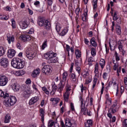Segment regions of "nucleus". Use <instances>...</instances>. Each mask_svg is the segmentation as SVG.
Returning a JSON list of instances; mask_svg holds the SVG:
<instances>
[{"label":"nucleus","mask_w":127,"mask_h":127,"mask_svg":"<svg viewBox=\"0 0 127 127\" xmlns=\"http://www.w3.org/2000/svg\"><path fill=\"white\" fill-rule=\"evenodd\" d=\"M39 74H40V69L38 68L33 71V73H32V76L33 77V78H35L37 77Z\"/></svg>","instance_id":"nucleus-19"},{"label":"nucleus","mask_w":127,"mask_h":127,"mask_svg":"<svg viewBox=\"0 0 127 127\" xmlns=\"http://www.w3.org/2000/svg\"><path fill=\"white\" fill-rule=\"evenodd\" d=\"M10 119H11V117H10V115H9V114L6 115L5 116L4 123L5 124L9 123Z\"/></svg>","instance_id":"nucleus-27"},{"label":"nucleus","mask_w":127,"mask_h":127,"mask_svg":"<svg viewBox=\"0 0 127 127\" xmlns=\"http://www.w3.org/2000/svg\"><path fill=\"white\" fill-rule=\"evenodd\" d=\"M51 63H57L58 62V58L54 57L52 59L50 60Z\"/></svg>","instance_id":"nucleus-35"},{"label":"nucleus","mask_w":127,"mask_h":127,"mask_svg":"<svg viewBox=\"0 0 127 127\" xmlns=\"http://www.w3.org/2000/svg\"><path fill=\"white\" fill-rule=\"evenodd\" d=\"M80 88H81V93H83V92H84V90H86V87H84V85L83 84H81Z\"/></svg>","instance_id":"nucleus-59"},{"label":"nucleus","mask_w":127,"mask_h":127,"mask_svg":"<svg viewBox=\"0 0 127 127\" xmlns=\"http://www.w3.org/2000/svg\"><path fill=\"white\" fill-rule=\"evenodd\" d=\"M75 12L76 15H79V13L80 12V8H76L75 9Z\"/></svg>","instance_id":"nucleus-56"},{"label":"nucleus","mask_w":127,"mask_h":127,"mask_svg":"<svg viewBox=\"0 0 127 127\" xmlns=\"http://www.w3.org/2000/svg\"><path fill=\"white\" fill-rule=\"evenodd\" d=\"M0 64L4 68H6L8 66V60L5 58L1 59L0 60Z\"/></svg>","instance_id":"nucleus-10"},{"label":"nucleus","mask_w":127,"mask_h":127,"mask_svg":"<svg viewBox=\"0 0 127 127\" xmlns=\"http://www.w3.org/2000/svg\"><path fill=\"white\" fill-rule=\"evenodd\" d=\"M16 47L18 48V49H20V50H21L22 49L21 44H20V43H17L16 45Z\"/></svg>","instance_id":"nucleus-57"},{"label":"nucleus","mask_w":127,"mask_h":127,"mask_svg":"<svg viewBox=\"0 0 127 127\" xmlns=\"http://www.w3.org/2000/svg\"><path fill=\"white\" fill-rule=\"evenodd\" d=\"M79 100L81 103V112L82 113H83V115H87V116H89V117H91V113L90 111H88V110L85 107V104H84L83 103V98H82V96H81L79 97Z\"/></svg>","instance_id":"nucleus-4"},{"label":"nucleus","mask_w":127,"mask_h":127,"mask_svg":"<svg viewBox=\"0 0 127 127\" xmlns=\"http://www.w3.org/2000/svg\"><path fill=\"white\" fill-rule=\"evenodd\" d=\"M67 77H68V73L67 72H64L63 74V82H65L66 79H67Z\"/></svg>","instance_id":"nucleus-31"},{"label":"nucleus","mask_w":127,"mask_h":127,"mask_svg":"<svg viewBox=\"0 0 127 127\" xmlns=\"http://www.w3.org/2000/svg\"><path fill=\"white\" fill-rule=\"evenodd\" d=\"M70 78L72 83H75L77 82V77H76V74H75L74 73L70 74Z\"/></svg>","instance_id":"nucleus-22"},{"label":"nucleus","mask_w":127,"mask_h":127,"mask_svg":"<svg viewBox=\"0 0 127 127\" xmlns=\"http://www.w3.org/2000/svg\"><path fill=\"white\" fill-rule=\"evenodd\" d=\"M118 49L120 51H123V49H124V41L122 40H119L118 43Z\"/></svg>","instance_id":"nucleus-18"},{"label":"nucleus","mask_w":127,"mask_h":127,"mask_svg":"<svg viewBox=\"0 0 127 127\" xmlns=\"http://www.w3.org/2000/svg\"><path fill=\"white\" fill-rule=\"evenodd\" d=\"M75 65L76 67H79V65H80V63H79V61L75 60Z\"/></svg>","instance_id":"nucleus-64"},{"label":"nucleus","mask_w":127,"mask_h":127,"mask_svg":"<svg viewBox=\"0 0 127 127\" xmlns=\"http://www.w3.org/2000/svg\"><path fill=\"white\" fill-rule=\"evenodd\" d=\"M40 116L41 117V121L42 124L44 125V110L42 108L40 109Z\"/></svg>","instance_id":"nucleus-20"},{"label":"nucleus","mask_w":127,"mask_h":127,"mask_svg":"<svg viewBox=\"0 0 127 127\" xmlns=\"http://www.w3.org/2000/svg\"><path fill=\"white\" fill-rule=\"evenodd\" d=\"M101 84L102 85V87L101 90V95H103V93H104V89H105V86H104L105 85V84L104 83V82H102Z\"/></svg>","instance_id":"nucleus-51"},{"label":"nucleus","mask_w":127,"mask_h":127,"mask_svg":"<svg viewBox=\"0 0 127 127\" xmlns=\"http://www.w3.org/2000/svg\"><path fill=\"white\" fill-rule=\"evenodd\" d=\"M100 66H101V67L102 69H104V67H105V65H106V62L105 61V60L101 59L99 62Z\"/></svg>","instance_id":"nucleus-28"},{"label":"nucleus","mask_w":127,"mask_h":127,"mask_svg":"<svg viewBox=\"0 0 127 127\" xmlns=\"http://www.w3.org/2000/svg\"><path fill=\"white\" fill-rule=\"evenodd\" d=\"M83 73L84 74L83 75V77H84V78H86V77H87L88 75H89V73L88 72V71H84Z\"/></svg>","instance_id":"nucleus-61"},{"label":"nucleus","mask_w":127,"mask_h":127,"mask_svg":"<svg viewBox=\"0 0 127 127\" xmlns=\"http://www.w3.org/2000/svg\"><path fill=\"white\" fill-rule=\"evenodd\" d=\"M11 87H12V90H13L14 92H17V91H19V89H20L19 85L15 83L12 84L11 85Z\"/></svg>","instance_id":"nucleus-23"},{"label":"nucleus","mask_w":127,"mask_h":127,"mask_svg":"<svg viewBox=\"0 0 127 127\" xmlns=\"http://www.w3.org/2000/svg\"><path fill=\"white\" fill-rule=\"evenodd\" d=\"M19 25L22 29H25L28 26L27 21L25 20L19 23Z\"/></svg>","instance_id":"nucleus-17"},{"label":"nucleus","mask_w":127,"mask_h":127,"mask_svg":"<svg viewBox=\"0 0 127 127\" xmlns=\"http://www.w3.org/2000/svg\"><path fill=\"white\" fill-rule=\"evenodd\" d=\"M65 123L66 127H72V125H73V124H72V121L71 120H70L69 119L65 120Z\"/></svg>","instance_id":"nucleus-26"},{"label":"nucleus","mask_w":127,"mask_h":127,"mask_svg":"<svg viewBox=\"0 0 127 127\" xmlns=\"http://www.w3.org/2000/svg\"><path fill=\"white\" fill-rule=\"evenodd\" d=\"M0 97H3L4 99H7L4 101L3 105L5 107H11L16 103V98L13 96H10L8 93H5L2 90H0Z\"/></svg>","instance_id":"nucleus-1"},{"label":"nucleus","mask_w":127,"mask_h":127,"mask_svg":"<svg viewBox=\"0 0 127 127\" xmlns=\"http://www.w3.org/2000/svg\"><path fill=\"white\" fill-rule=\"evenodd\" d=\"M52 90H54V91H57V89H58V86H57L56 85V84H55V83H54L53 86H52Z\"/></svg>","instance_id":"nucleus-47"},{"label":"nucleus","mask_w":127,"mask_h":127,"mask_svg":"<svg viewBox=\"0 0 127 127\" xmlns=\"http://www.w3.org/2000/svg\"><path fill=\"white\" fill-rule=\"evenodd\" d=\"M68 28L67 27L64 28V29L60 33V36H64V35H65L67 32H68Z\"/></svg>","instance_id":"nucleus-30"},{"label":"nucleus","mask_w":127,"mask_h":127,"mask_svg":"<svg viewBox=\"0 0 127 127\" xmlns=\"http://www.w3.org/2000/svg\"><path fill=\"white\" fill-rule=\"evenodd\" d=\"M109 46L111 50L114 51L116 49V46H117V42L115 41H109Z\"/></svg>","instance_id":"nucleus-13"},{"label":"nucleus","mask_w":127,"mask_h":127,"mask_svg":"<svg viewBox=\"0 0 127 127\" xmlns=\"http://www.w3.org/2000/svg\"><path fill=\"white\" fill-rule=\"evenodd\" d=\"M56 29L57 31V32H59L60 30H61V27L59 25H57L56 26Z\"/></svg>","instance_id":"nucleus-48"},{"label":"nucleus","mask_w":127,"mask_h":127,"mask_svg":"<svg viewBox=\"0 0 127 127\" xmlns=\"http://www.w3.org/2000/svg\"><path fill=\"white\" fill-rule=\"evenodd\" d=\"M115 55L116 61H120V57L118 55V53L116 52L115 53Z\"/></svg>","instance_id":"nucleus-49"},{"label":"nucleus","mask_w":127,"mask_h":127,"mask_svg":"<svg viewBox=\"0 0 127 127\" xmlns=\"http://www.w3.org/2000/svg\"><path fill=\"white\" fill-rule=\"evenodd\" d=\"M96 49H95L94 48H92L91 51V54L92 56L95 57V56H96Z\"/></svg>","instance_id":"nucleus-37"},{"label":"nucleus","mask_w":127,"mask_h":127,"mask_svg":"<svg viewBox=\"0 0 127 127\" xmlns=\"http://www.w3.org/2000/svg\"><path fill=\"white\" fill-rule=\"evenodd\" d=\"M70 109L71 111H75V108L74 107V104L72 103H70Z\"/></svg>","instance_id":"nucleus-60"},{"label":"nucleus","mask_w":127,"mask_h":127,"mask_svg":"<svg viewBox=\"0 0 127 127\" xmlns=\"http://www.w3.org/2000/svg\"><path fill=\"white\" fill-rule=\"evenodd\" d=\"M76 71H77L78 74L80 75L81 73V68L79 66H76Z\"/></svg>","instance_id":"nucleus-52"},{"label":"nucleus","mask_w":127,"mask_h":127,"mask_svg":"<svg viewBox=\"0 0 127 127\" xmlns=\"http://www.w3.org/2000/svg\"><path fill=\"white\" fill-rule=\"evenodd\" d=\"M75 55L76 58L78 59L81 57V52L79 50H75Z\"/></svg>","instance_id":"nucleus-34"},{"label":"nucleus","mask_w":127,"mask_h":127,"mask_svg":"<svg viewBox=\"0 0 127 127\" xmlns=\"http://www.w3.org/2000/svg\"><path fill=\"white\" fill-rule=\"evenodd\" d=\"M107 75H108V73H107V72H104V73L103 74V79L106 80V79H107Z\"/></svg>","instance_id":"nucleus-62"},{"label":"nucleus","mask_w":127,"mask_h":127,"mask_svg":"<svg viewBox=\"0 0 127 127\" xmlns=\"http://www.w3.org/2000/svg\"><path fill=\"white\" fill-rule=\"evenodd\" d=\"M64 85H65V82H63V81H60L58 86V92H60V93H61V92L63 91V89H64Z\"/></svg>","instance_id":"nucleus-16"},{"label":"nucleus","mask_w":127,"mask_h":127,"mask_svg":"<svg viewBox=\"0 0 127 127\" xmlns=\"http://www.w3.org/2000/svg\"><path fill=\"white\" fill-rule=\"evenodd\" d=\"M54 124H55L54 122H52L51 123H50V122H49V123L48 124V127H53V126H54Z\"/></svg>","instance_id":"nucleus-58"},{"label":"nucleus","mask_w":127,"mask_h":127,"mask_svg":"<svg viewBox=\"0 0 127 127\" xmlns=\"http://www.w3.org/2000/svg\"><path fill=\"white\" fill-rule=\"evenodd\" d=\"M5 52V51H4V48L2 47H0V57L3 56V55H4Z\"/></svg>","instance_id":"nucleus-33"},{"label":"nucleus","mask_w":127,"mask_h":127,"mask_svg":"<svg viewBox=\"0 0 127 127\" xmlns=\"http://www.w3.org/2000/svg\"><path fill=\"white\" fill-rule=\"evenodd\" d=\"M87 125L89 127H92V126H93V121H92L91 120H87V123H85V125L87 126Z\"/></svg>","instance_id":"nucleus-38"},{"label":"nucleus","mask_w":127,"mask_h":127,"mask_svg":"<svg viewBox=\"0 0 127 127\" xmlns=\"http://www.w3.org/2000/svg\"><path fill=\"white\" fill-rule=\"evenodd\" d=\"M15 53L16 52L14 50L9 49L8 50L7 57L8 58H12L13 57H14Z\"/></svg>","instance_id":"nucleus-14"},{"label":"nucleus","mask_w":127,"mask_h":127,"mask_svg":"<svg viewBox=\"0 0 127 127\" xmlns=\"http://www.w3.org/2000/svg\"><path fill=\"white\" fill-rule=\"evenodd\" d=\"M90 44H91L92 46H93V47H97V42H96V39L94 37H92L91 39Z\"/></svg>","instance_id":"nucleus-25"},{"label":"nucleus","mask_w":127,"mask_h":127,"mask_svg":"<svg viewBox=\"0 0 127 127\" xmlns=\"http://www.w3.org/2000/svg\"><path fill=\"white\" fill-rule=\"evenodd\" d=\"M66 51L67 52V56L68 58L70 57V53H69V51H70V46L68 45H66Z\"/></svg>","instance_id":"nucleus-46"},{"label":"nucleus","mask_w":127,"mask_h":127,"mask_svg":"<svg viewBox=\"0 0 127 127\" xmlns=\"http://www.w3.org/2000/svg\"><path fill=\"white\" fill-rule=\"evenodd\" d=\"M116 32L118 35H121V34H122L121 26L118 25L116 26Z\"/></svg>","instance_id":"nucleus-32"},{"label":"nucleus","mask_w":127,"mask_h":127,"mask_svg":"<svg viewBox=\"0 0 127 127\" xmlns=\"http://www.w3.org/2000/svg\"><path fill=\"white\" fill-rule=\"evenodd\" d=\"M42 90L44 92V93H45V94H46L47 95H49L50 92L45 86L42 87Z\"/></svg>","instance_id":"nucleus-43"},{"label":"nucleus","mask_w":127,"mask_h":127,"mask_svg":"<svg viewBox=\"0 0 127 127\" xmlns=\"http://www.w3.org/2000/svg\"><path fill=\"white\" fill-rule=\"evenodd\" d=\"M45 59L47 60H50V59L49 58V53L45 54Z\"/></svg>","instance_id":"nucleus-54"},{"label":"nucleus","mask_w":127,"mask_h":127,"mask_svg":"<svg viewBox=\"0 0 127 127\" xmlns=\"http://www.w3.org/2000/svg\"><path fill=\"white\" fill-rule=\"evenodd\" d=\"M16 76H22V75L23 74H24V73H23V71L21 70V71H16L15 73Z\"/></svg>","instance_id":"nucleus-41"},{"label":"nucleus","mask_w":127,"mask_h":127,"mask_svg":"<svg viewBox=\"0 0 127 127\" xmlns=\"http://www.w3.org/2000/svg\"><path fill=\"white\" fill-rule=\"evenodd\" d=\"M70 91H71V87L66 85V89L65 93L64 94V98L65 102H68L69 100V96L70 95Z\"/></svg>","instance_id":"nucleus-8"},{"label":"nucleus","mask_w":127,"mask_h":127,"mask_svg":"<svg viewBox=\"0 0 127 127\" xmlns=\"http://www.w3.org/2000/svg\"><path fill=\"white\" fill-rule=\"evenodd\" d=\"M6 37H7V41H8V43L9 44H10L11 42L12 43H13V42H14V35H11L10 34H7Z\"/></svg>","instance_id":"nucleus-12"},{"label":"nucleus","mask_w":127,"mask_h":127,"mask_svg":"<svg viewBox=\"0 0 127 127\" xmlns=\"http://www.w3.org/2000/svg\"><path fill=\"white\" fill-rule=\"evenodd\" d=\"M36 56V53L33 52L31 49L29 48L26 51V57L28 59L30 60H32L34 57Z\"/></svg>","instance_id":"nucleus-5"},{"label":"nucleus","mask_w":127,"mask_h":127,"mask_svg":"<svg viewBox=\"0 0 127 127\" xmlns=\"http://www.w3.org/2000/svg\"><path fill=\"white\" fill-rule=\"evenodd\" d=\"M114 85V86L117 85V82H113V81H110L108 84L109 87H111V85Z\"/></svg>","instance_id":"nucleus-55"},{"label":"nucleus","mask_w":127,"mask_h":127,"mask_svg":"<svg viewBox=\"0 0 127 127\" xmlns=\"http://www.w3.org/2000/svg\"><path fill=\"white\" fill-rule=\"evenodd\" d=\"M11 26L12 28H16V24H15V20L13 18L11 19Z\"/></svg>","instance_id":"nucleus-39"},{"label":"nucleus","mask_w":127,"mask_h":127,"mask_svg":"<svg viewBox=\"0 0 127 127\" xmlns=\"http://www.w3.org/2000/svg\"><path fill=\"white\" fill-rule=\"evenodd\" d=\"M106 99L107 101V102H110V104H112V100L109 99V95L108 94H106L105 95Z\"/></svg>","instance_id":"nucleus-53"},{"label":"nucleus","mask_w":127,"mask_h":127,"mask_svg":"<svg viewBox=\"0 0 127 127\" xmlns=\"http://www.w3.org/2000/svg\"><path fill=\"white\" fill-rule=\"evenodd\" d=\"M48 0V3L49 6L52 5V3H53V0Z\"/></svg>","instance_id":"nucleus-63"},{"label":"nucleus","mask_w":127,"mask_h":127,"mask_svg":"<svg viewBox=\"0 0 127 127\" xmlns=\"http://www.w3.org/2000/svg\"><path fill=\"white\" fill-rule=\"evenodd\" d=\"M49 53V57L50 58V60L52 59V58H54V57H56V54L54 53V52L51 51L48 52Z\"/></svg>","instance_id":"nucleus-29"},{"label":"nucleus","mask_w":127,"mask_h":127,"mask_svg":"<svg viewBox=\"0 0 127 127\" xmlns=\"http://www.w3.org/2000/svg\"><path fill=\"white\" fill-rule=\"evenodd\" d=\"M50 101L52 102L53 104L57 105V104L59 103V101H60V99H59V98H51Z\"/></svg>","instance_id":"nucleus-24"},{"label":"nucleus","mask_w":127,"mask_h":127,"mask_svg":"<svg viewBox=\"0 0 127 127\" xmlns=\"http://www.w3.org/2000/svg\"><path fill=\"white\" fill-rule=\"evenodd\" d=\"M11 65L16 69H22L24 68L25 64L24 62L21 61V60L19 59L14 58L11 63Z\"/></svg>","instance_id":"nucleus-2"},{"label":"nucleus","mask_w":127,"mask_h":127,"mask_svg":"<svg viewBox=\"0 0 127 127\" xmlns=\"http://www.w3.org/2000/svg\"><path fill=\"white\" fill-rule=\"evenodd\" d=\"M47 47V40H45L42 45V49L44 50Z\"/></svg>","instance_id":"nucleus-36"},{"label":"nucleus","mask_w":127,"mask_h":127,"mask_svg":"<svg viewBox=\"0 0 127 127\" xmlns=\"http://www.w3.org/2000/svg\"><path fill=\"white\" fill-rule=\"evenodd\" d=\"M19 39L22 40L24 42H25V41H29L31 40V37L28 35H23L19 37Z\"/></svg>","instance_id":"nucleus-11"},{"label":"nucleus","mask_w":127,"mask_h":127,"mask_svg":"<svg viewBox=\"0 0 127 127\" xmlns=\"http://www.w3.org/2000/svg\"><path fill=\"white\" fill-rule=\"evenodd\" d=\"M97 81H98V78L94 77V80H93V84L92 86V89H94V88L96 87V85L97 84Z\"/></svg>","instance_id":"nucleus-45"},{"label":"nucleus","mask_w":127,"mask_h":127,"mask_svg":"<svg viewBox=\"0 0 127 127\" xmlns=\"http://www.w3.org/2000/svg\"><path fill=\"white\" fill-rule=\"evenodd\" d=\"M37 22L40 26H44V28L47 29V30H49L51 27L50 22L48 20L44 19L43 18L39 19Z\"/></svg>","instance_id":"nucleus-3"},{"label":"nucleus","mask_w":127,"mask_h":127,"mask_svg":"<svg viewBox=\"0 0 127 127\" xmlns=\"http://www.w3.org/2000/svg\"><path fill=\"white\" fill-rule=\"evenodd\" d=\"M8 79L4 74L0 75V86H5L7 84Z\"/></svg>","instance_id":"nucleus-7"},{"label":"nucleus","mask_w":127,"mask_h":127,"mask_svg":"<svg viewBox=\"0 0 127 127\" xmlns=\"http://www.w3.org/2000/svg\"><path fill=\"white\" fill-rule=\"evenodd\" d=\"M98 3V0H93V9H96L97 7V4Z\"/></svg>","instance_id":"nucleus-42"},{"label":"nucleus","mask_w":127,"mask_h":127,"mask_svg":"<svg viewBox=\"0 0 127 127\" xmlns=\"http://www.w3.org/2000/svg\"><path fill=\"white\" fill-rule=\"evenodd\" d=\"M42 72L45 75H49V73L51 72V66L49 65H46L42 69Z\"/></svg>","instance_id":"nucleus-9"},{"label":"nucleus","mask_w":127,"mask_h":127,"mask_svg":"<svg viewBox=\"0 0 127 127\" xmlns=\"http://www.w3.org/2000/svg\"><path fill=\"white\" fill-rule=\"evenodd\" d=\"M30 90L29 89H25V91H24L23 93V95L25 98H28L29 97H30L31 94Z\"/></svg>","instance_id":"nucleus-21"},{"label":"nucleus","mask_w":127,"mask_h":127,"mask_svg":"<svg viewBox=\"0 0 127 127\" xmlns=\"http://www.w3.org/2000/svg\"><path fill=\"white\" fill-rule=\"evenodd\" d=\"M94 73H99V64L96 63L95 65Z\"/></svg>","instance_id":"nucleus-40"},{"label":"nucleus","mask_w":127,"mask_h":127,"mask_svg":"<svg viewBox=\"0 0 127 127\" xmlns=\"http://www.w3.org/2000/svg\"><path fill=\"white\" fill-rule=\"evenodd\" d=\"M38 100H39V98L37 96L32 98L29 100V105H30V106H31V105H34V104H35V103H36V102H37Z\"/></svg>","instance_id":"nucleus-15"},{"label":"nucleus","mask_w":127,"mask_h":127,"mask_svg":"<svg viewBox=\"0 0 127 127\" xmlns=\"http://www.w3.org/2000/svg\"><path fill=\"white\" fill-rule=\"evenodd\" d=\"M119 18H118V15H117V12H115L113 17V20H117Z\"/></svg>","instance_id":"nucleus-50"},{"label":"nucleus","mask_w":127,"mask_h":127,"mask_svg":"<svg viewBox=\"0 0 127 127\" xmlns=\"http://www.w3.org/2000/svg\"><path fill=\"white\" fill-rule=\"evenodd\" d=\"M116 106H117L116 104H113L109 109L108 111V113L107 114V116L108 118H110V119H112L113 118V114H116V112H117L116 110Z\"/></svg>","instance_id":"nucleus-6"},{"label":"nucleus","mask_w":127,"mask_h":127,"mask_svg":"<svg viewBox=\"0 0 127 127\" xmlns=\"http://www.w3.org/2000/svg\"><path fill=\"white\" fill-rule=\"evenodd\" d=\"M87 15L88 14L87 12L84 13V16L82 17V20H83V21H86V20H87Z\"/></svg>","instance_id":"nucleus-44"}]
</instances>
